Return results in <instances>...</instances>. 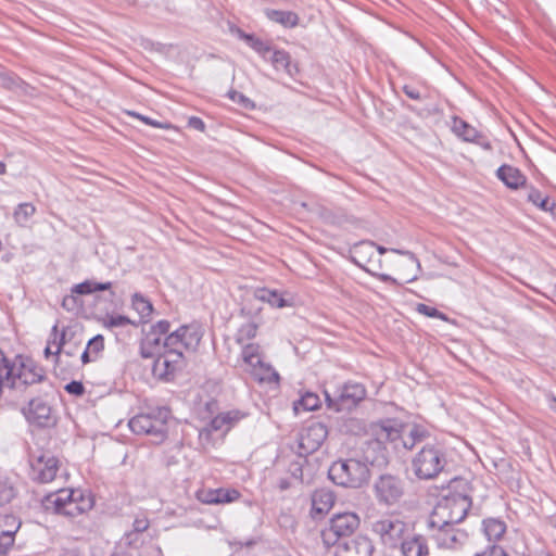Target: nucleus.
Returning a JSON list of instances; mask_svg holds the SVG:
<instances>
[{
	"label": "nucleus",
	"instance_id": "nucleus-14",
	"mask_svg": "<svg viewBox=\"0 0 556 556\" xmlns=\"http://www.w3.org/2000/svg\"><path fill=\"white\" fill-rule=\"evenodd\" d=\"M458 522H445L442 526H428L432 538L440 548L458 549L468 541V533L458 527Z\"/></svg>",
	"mask_w": 556,
	"mask_h": 556
},
{
	"label": "nucleus",
	"instance_id": "nucleus-59",
	"mask_svg": "<svg viewBox=\"0 0 556 556\" xmlns=\"http://www.w3.org/2000/svg\"><path fill=\"white\" fill-rule=\"evenodd\" d=\"M136 116L138 118H140L143 123H146L147 125H151V126H154V127H162V125L156 122V121H153L151 119L150 117H147V116H142L140 114H136Z\"/></svg>",
	"mask_w": 556,
	"mask_h": 556
},
{
	"label": "nucleus",
	"instance_id": "nucleus-42",
	"mask_svg": "<svg viewBox=\"0 0 556 556\" xmlns=\"http://www.w3.org/2000/svg\"><path fill=\"white\" fill-rule=\"evenodd\" d=\"M215 495L218 498L217 504L232 503L239 498L240 493L236 489H214Z\"/></svg>",
	"mask_w": 556,
	"mask_h": 556
},
{
	"label": "nucleus",
	"instance_id": "nucleus-13",
	"mask_svg": "<svg viewBox=\"0 0 556 556\" xmlns=\"http://www.w3.org/2000/svg\"><path fill=\"white\" fill-rule=\"evenodd\" d=\"M169 331L170 323L168 320H159L156 324L152 325L141 340L140 355L143 358H153L155 355L168 350V348L165 346V342Z\"/></svg>",
	"mask_w": 556,
	"mask_h": 556
},
{
	"label": "nucleus",
	"instance_id": "nucleus-50",
	"mask_svg": "<svg viewBox=\"0 0 556 556\" xmlns=\"http://www.w3.org/2000/svg\"><path fill=\"white\" fill-rule=\"evenodd\" d=\"M65 391L75 396H81L85 393V387L80 381L73 380L64 387Z\"/></svg>",
	"mask_w": 556,
	"mask_h": 556
},
{
	"label": "nucleus",
	"instance_id": "nucleus-55",
	"mask_svg": "<svg viewBox=\"0 0 556 556\" xmlns=\"http://www.w3.org/2000/svg\"><path fill=\"white\" fill-rule=\"evenodd\" d=\"M188 126L195 130H199V131H204V129H205L204 122L200 117H197V116H192L189 118Z\"/></svg>",
	"mask_w": 556,
	"mask_h": 556
},
{
	"label": "nucleus",
	"instance_id": "nucleus-12",
	"mask_svg": "<svg viewBox=\"0 0 556 556\" xmlns=\"http://www.w3.org/2000/svg\"><path fill=\"white\" fill-rule=\"evenodd\" d=\"M388 430L386 420L376 427L375 439H370L366 441L363 446V457L364 463H367V467L369 465L376 467H383L389 462V439L381 438L382 432Z\"/></svg>",
	"mask_w": 556,
	"mask_h": 556
},
{
	"label": "nucleus",
	"instance_id": "nucleus-3",
	"mask_svg": "<svg viewBox=\"0 0 556 556\" xmlns=\"http://www.w3.org/2000/svg\"><path fill=\"white\" fill-rule=\"evenodd\" d=\"M448 464L446 448L440 443L426 442L412 459V469L420 480H431L443 472Z\"/></svg>",
	"mask_w": 556,
	"mask_h": 556
},
{
	"label": "nucleus",
	"instance_id": "nucleus-18",
	"mask_svg": "<svg viewBox=\"0 0 556 556\" xmlns=\"http://www.w3.org/2000/svg\"><path fill=\"white\" fill-rule=\"evenodd\" d=\"M33 480L48 483L51 482L59 470V460L49 454H42L30 464Z\"/></svg>",
	"mask_w": 556,
	"mask_h": 556
},
{
	"label": "nucleus",
	"instance_id": "nucleus-38",
	"mask_svg": "<svg viewBox=\"0 0 556 556\" xmlns=\"http://www.w3.org/2000/svg\"><path fill=\"white\" fill-rule=\"evenodd\" d=\"M320 399L318 394L314 392H305L302 394L299 401L294 402V410H314L320 406Z\"/></svg>",
	"mask_w": 556,
	"mask_h": 556
},
{
	"label": "nucleus",
	"instance_id": "nucleus-1",
	"mask_svg": "<svg viewBox=\"0 0 556 556\" xmlns=\"http://www.w3.org/2000/svg\"><path fill=\"white\" fill-rule=\"evenodd\" d=\"M46 380L42 367L29 358L16 356L9 359L0 350V399L14 401L15 392H23L27 386Z\"/></svg>",
	"mask_w": 556,
	"mask_h": 556
},
{
	"label": "nucleus",
	"instance_id": "nucleus-26",
	"mask_svg": "<svg viewBox=\"0 0 556 556\" xmlns=\"http://www.w3.org/2000/svg\"><path fill=\"white\" fill-rule=\"evenodd\" d=\"M258 382H277L279 379L278 372L269 365L260 361V364H255L245 370Z\"/></svg>",
	"mask_w": 556,
	"mask_h": 556
},
{
	"label": "nucleus",
	"instance_id": "nucleus-47",
	"mask_svg": "<svg viewBox=\"0 0 556 556\" xmlns=\"http://www.w3.org/2000/svg\"><path fill=\"white\" fill-rule=\"evenodd\" d=\"M197 498L203 504H217L218 498L214 489H203L197 492Z\"/></svg>",
	"mask_w": 556,
	"mask_h": 556
},
{
	"label": "nucleus",
	"instance_id": "nucleus-10",
	"mask_svg": "<svg viewBox=\"0 0 556 556\" xmlns=\"http://www.w3.org/2000/svg\"><path fill=\"white\" fill-rule=\"evenodd\" d=\"M377 502L383 506L397 504L405 494V482L399 476L386 473L379 476L372 485Z\"/></svg>",
	"mask_w": 556,
	"mask_h": 556
},
{
	"label": "nucleus",
	"instance_id": "nucleus-44",
	"mask_svg": "<svg viewBox=\"0 0 556 556\" xmlns=\"http://www.w3.org/2000/svg\"><path fill=\"white\" fill-rule=\"evenodd\" d=\"M13 486L5 480H0V506L9 503L14 497Z\"/></svg>",
	"mask_w": 556,
	"mask_h": 556
},
{
	"label": "nucleus",
	"instance_id": "nucleus-22",
	"mask_svg": "<svg viewBox=\"0 0 556 556\" xmlns=\"http://www.w3.org/2000/svg\"><path fill=\"white\" fill-rule=\"evenodd\" d=\"M496 177L509 189L517 190L527 182V177L517 167L504 164L496 170Z\"/></svg>",
	"mask_w": 556,
	"mask_h": 556
},
{
	"label": "nucleus",
	"instance_id": "nucleus-39",
	"mask_svg": "<svg viewBox=\"0 0 556 556\" xmlns=\"http://www.w3.org/2000/svg\"><path fill=\"white\" fill-rule=\"evenodd\" d=\"M134 309L141 317H149L153 312L152 303L140 293H135L131 299Z\"/></svg>",
	"mask_w": 556,
	"mask_h": 556
},
{
	"label": "nucleus",
	"instance_id": "nucleus-8",
	"mask_svg": "<svg viewBox=\"0 0 556 556\" xmlns=\"http://www.w3.org/2000/svg\"><path fill=\"white\" fill-rule=\"evenodd\" d=\"M371 530L386 547L396 548L409 532V527L397 516L387 515L376 520Z\"/></svg>",
	"mask_w": 556,
	"mask_h": 556
},
{
	"label": "nucleus",
	"instance_id": "nucleus-11",
	"mask_svg": "<svg viewBox=\"0 0 556 556\" xmlns=\"http://www.w3.org/2000/svg\"><path fill=\"white\" fill-rule=\"evenodd\" d=\"M328 408L336 412L350 410L355 407L366 396V390L363 384L357 382H348L333 394L324 392Z\"/></svg>",
	"mask_w": 556,
	"mask_h": 556
},
{
	"label": "nucleus",
	"instance_id": "nucleus-27",
	"mask_svg": "<svg viewBox=\"0 0 556 556\" xmlns=\"http://www.w3.org/2000/svg\"><path fill=\"white\" fill-rule=\"evenodd\" d=\"M375 250H377L380 255H382L389 251L387 248L381 247V245H376L374 242L362 241L354 245L352 260L358 267H362V268L366 269L367 271H369V269H367L365 267V265L361 262L359 258H362L365 255L374 254Z\"/></svg>",
	"mask_w": 556,
	"mask_h": 556
},
{
	"label": "nucleus",
	"instance_id": "nucleus-6",
	"mask_svg": "<svg viewBox=\"0 0 556 556\" xmlns=\"http://www.w3.org/2000/svg\"><path fill=\"white\" fill-rule=\"evenodd\" d=\"M328 477L338 485L361 488L369 479V468L359 459H339L329 467Z\"/></svg>",
	"mask_w": 556,
	"mask_h": 556
},
{
	"label": "nucleus",
	"instance_id": "nucleus-24",
	"mask_svg": "<svg viewBox=\"0 0 556 556\" xmlns=\"http://www.w3.org/2000/svg\"><path fill=\"white\" fill-rule=\"evenodd\" d=\"M245 415L240 410H229L226 413L218 414L208 424L211 431H229L239 420Z\"/></svg>",
	"mask_w": 556,
	"mask_h": 556
},
{
	"label": "nucleus",
	"instance_id": "nucleus-35",
	"mask_svg": "<svg viewBox=\"0 0 556 556\" xmlns=\"http://www.w3.org/2000/svg\"><path fill=\"white\" fill-rule=\"evenodd\" d=\"M79 495L81 497V492L74 490H60L55 494H52L48 497V502L53 504L55 511L59 514L62 510V507L65 506L66 503L76 496Z\"/></svg>",
	"mask_w": 556,
	"mask_h": 556
},
{
	"label": "nucleus",
	"instance_id": "nucleus-40",
	"mask_svg": "<svg viewBox=\"0 0 556 556\" xmlns=\"http://www.w3.org/2000/svg\"><path fill=\"white\" fill-rule=\"evenodd\" d=\"M528 201L545 212L552 211L555 207L554 202H551L547 197L543 198L542 193L533 187L528 193Z\"/></svg>",
	"mask_w": 556,
	"mask_h": 556
},
{
	"label": "nucleus",
	"instance_id": "nucleus-23",
	"mask_svg": "<svg viewBox=\"0 0 556 556\" xmlns=\"http://www.w3.org/2000/svg\"><path fill=\"white\" fill-rule=\"evenodd\" d=\"M4 525L9 527V529L0 532V556H7V554L11 551L15 542V534L21 527V521L17 520L14 516H5Z\"/></svg>",
	"mask_w": 556,
	"mask_h": 556
},
{
	"label": "nucleus",
	"instance_id": "nucleus-34",
	"mask_svg": "<svg viewBox=\"0 0 556 556\" xmlns=\"http://www.w3.org/2000/svg\"><path fill=\"white\" fill-rule=\"evenodd\" d=\"M241 357L243 362L244 371L251 366L260 364V361L262 359L260 345L253 343L244 345L241 352Z\"/></svg>",
	"mask_w": 556,
	"mask_h": 556
},
{
	"label": "nucleus",
	"instance_id": "nucleus-58",
	"mask_svg": "<svg viewBox=\"0 0 556 556\" xmlns=\"http://www.w3.org/2000/svg\"><path fill=\"white\" fill-rule=\"evenodd\" d=\"M80 359L83 364H88L97 361L96 357H93V355L87 349H85L84 352L81 353Z\"/></svg>",
	"mask_w": 556,
	"mask_h": 556
},
{
	"label": "nucleus",
	"instance_id": "nucleus-54",
	"mask_svg": "<svg viewBox=\"0 0 556 556\" xmlns=\"http://www.w3.org/2000/svg\"><path fill=\"white\" fill-rule=\"evenodd\" d=\"M149 528V521L146 517H138L134 521V532L141 533Z\"/></svg>",
	"mask_w": 556,
	"mask_h": 556
},
{
	"label": "nucleus",
	"instance_id": "nucleus-32",
	"mask_svg": "<svg viewBox=\"0 0 556 556\" xmlns=\"http://www.w3.org/2000/svg\"><path fill=\"white\" fill-rule=\"evenodd\" d=\"M91 507V501L89 498L85 500L79 495L74 496L70 503H66L65 506L62 507V510L59 514L75 517Z\"/></svg>",
	"mask_w": 556,
	"mask_h": 556
},
{
	"label": "nucleus",
	"instance_id": "nucleus-48",
	"mask_svg": "<svg viewBox=\"0 0 556 556\" xmlns=\"http://www.w3.org/2000/svg\"><path fill=\"white\" fill-rule=\"evenodd\" d=\"M62 306L68 312H74L81 306V302L78 300L75 293L71 292V294L63 298Z\"/></svg>",
	"mask_w": 556,
	"mask_h": 556
},
{
	"label": "nucleus",
	"instance_id": "nucleus-30",
	"mask_svg": "<svg viewBox=\"0 0 556 556\" xmlns=\"http://www.w3.org/2000/svg\"><path fill=\"white\" fill-rule=\"evenodd\" d=\"M112 288V282H96L92 280H85L80 283L74 285L71 289L72 293L76 295H87L97 291H106Z\"/></svg>",
	"mask_w": 556,
	"mask_h": 556
},
{
	"label": "nucleus",
	"instance_id": "nucleus-2",
	"mask_svg": "<svg viewBox=\"0 0 556 556\" xmlns=\"http://www.w3.org/2000/svg\"><path fill=\"white\" fill-rule=\"evenodd\" d=\"M472 501L470 488L467 481L454 480L437 505L428 519V526H442L445 522H462L470 507Z\"/></svg>",
	"mask_w": 556,
	"mask_h": 556
},
{
	"label": "nucleus",
	"instance_id": "nucleus-53",
	"mask_svg": "<svg viewBox=\"0 0 556 556\" xmlns=\"http://www.w3.org/2000/svg\"><path fill=\"white\" fill-rule=\"evenodd\" d=\"M390 251L394 252L396 254H400V255L407 256L410 260L412 263L416 264L417 270L421 271L420 262L418 261V258L416 257V255L413 252H410L408 250H400V249H391Z\"/></svg>",
	"mask_w": 556,
	"mask_h": 556
},
{
	"label": "nucleus",
	"instance_id": "nucleus-62",
	"mask_svg": "<svg viewBox=\"0 0 556 556\" xmlns=\"http://www.w3.org/2000/svg\"><path fill=\"white\" fill-rule=\"evenodd\" d=\"M58 324H55L52 329H51V334L50 337H58Z\"/></svg>",
	"mask_w": 556,
	"mask_h": 556
},
{
	"label": "nucleus",
	"instance_id": "nucleus-60",
	"mask_svg": "<svg viewBox=\"0 0 556 556\" xmlns=\"http://www.w3.org/2000/svg\"><path fill=\"white\" fill-rule=\"evenodd\" d=\"M60 354H54V351H52V348L50 346V342H48V345L45 349V356L49 358L50 356L58 357Z\"/></svg>",
	"mask_w": 556,
	"mask_h": 556
},
{
	"label": "nucleus",
	"instance_id": "nucleus-49",
	"mask_svg": "<svg viewBox=\"0 0 556 556\" xmlns=\"http://www.w3.org/2000/svg\"><path fill=\"white\" fill-rule=\"evenodd\" d=\"M475 556H508V554L502 546L492 544L484 551L477 553Z\"/></svg>",
	"mask_w": 556,
	"mask_h": 556
},
{
	"label": "nucleus",
	"instance_id": "nucleus-16",
	"mask_svg": "<svg viewBox=\"0 0 556 556\" xmlns=\"http://www.w3.org/2000/svg\"><path fill=\"white\" fill-rule=\"evenodd\" d=\"M328 428L320 421L307 425L300 434L299 447L301 454H311L317 451L327 439Z\"/></svg>",
	"mask_w": 556,
	"mask_h": 556
},
{
	"label": "nucleus",
	"instance_id": "nucleus-61",
	"mask_svg": "<svg viewBox=\"0 0 556 556\" xmlns=\"http://www.w3.org/2000/svg\"><path fill=\"white\" fill-rule=\"evenodd\" d=\"M380 279L383 280V281H391V282H395L396 281L394 278H392L391 276L386 275V274L381 275Z\"/></svg>",
	"mask_w": 556,
	"mask_h": 556
},
{
	"label": "nucleus",
	"instance_id": "nucleus-4",
	"mask_svg": "<svg viewBox=\"0 0 556 556\" xmlns=\"http://www.w3.org/2000/svg\"><path fill=\"white\" fill-rule=\"evenodd\" d=\"M170 418V410L165 406L150 408L146 413L134 416L128 426L136 434L152 437L155 444L162 443L167 437V422Z\"/></svg>",
	"mask_w": 556,
	"mask_h": 556
},
{
	"label": "nucleus",
	"instance_id": "nucleus-15",
	"mask_svg": "<svg viewBox=\"0 0 556 556\" xmlns=\"http://www.w3.org/2000/svg\"><path fill=\"white\" fill-rule=\"evenodd\" d=\"M152 366V374L155 378L168 381L174 378L176 371L181 368L184 357L181 352L172 349L155 355Z\"/></svg>",
	"mask_w": 556,
	"mask_h": 556
},
{
	"label": "nucleus",
	"instance_id": "nucleus-37",
	"mask_svg": "<svg viewBox=\"0 0 556 556\" xmlns=\"http://www.w3.org/2000/svg\"><path fill=\"white\" fill-rule=\"evenodd\" d=\"M242 38L264 60L268 59V56H269L270 52L273 51V49H271V47L266 41H263L262 39L255 37L254 35H250V34L242 35Z\"/></svg>",
	"mask_w": 556,
	"mask_h": 556
},
{
	"label": "nucleus",
	"instance_id": "nucleus-56",
	"mask_svg": "<svg viewBox=\"0 0 556 556\" xmlns=\"http://www.w3.org/2000/svg\"><path fill=\"white\" fill-rule=\"evenodd\" d=\"M230 98L233 100V101H238L239 103H242V105L244 108H249L250 104H251V101L249 98H247L245 96L241 94V93H238L236 91L231 92L230 93Z\"/></svg>",
	"mask_w": 556,
	"mask_h": 556
},
{
	"label": "nucleus",
	"instance_id": "nucleus-51",
	"mask_svg": "<svg viewBox=\"0 0 556 556\" xmlns=\"http://www.w3.org/2000/svg\"><path fill=\"white\" fill-rule=\"evenodd\" d=\"M130 324V319L124 315H112L106 319V326L109 327H124Z\"/></svg>",
	"mask_w": 556,
	"mask_h": 556
},
{
	"label": "nucleus",
	"instance_id": "nucleus-31",
	"mask_svg": "<svg viewBox=\"0 0 556 556\" xmlns=\"http://www.w3.org/2000/svg\"><path fill=\"white\" fill-rule=\"evenodd\" d=\"M255 296L263 302H267L273 307L281 308L289 305L288 301L277 290L262 288L256 290Z\"/></svg>",
	"mask_w": 556,
	"mask_h": 556
},
{
	"label": "nucleus",
	"instance_id": "nucleus-43",
	"mask_svg": "<svg viewBox=\"0 0 556 556\" xmlns=\"http://www.w3.org/2000/svg\"><path fill=\"white\" fill-rule=\"evenodd\" d=\"M86 349L98 359L104 350V338L101 334H97L93 338H91Z\"/></svg>",
	"mask_w": 556,
	"mask_h": 556
},
{
	"label": "nucleus",
	"instance_id": "nucleus-41",
	"mask_svg": "<svg viewBox=\"0 0 556 556\" xmlns=\"http://www.w3.org/2000/svg\"><path fill=\"white\" fill-rule=\"evenodd\" d=\"M35 212L36 208L31 203H21L15 208L13 216L18 225L25 226Z\"/></svg>",
	"mask_w": 556,
	"mask_h": 556
},
{
	"label": "nucleus",
	"instance_id": "nucleus-45",
	"mask_svg": "<svg viewBox=\"0 0 556 556\" xmlns=\"http://www.w3.org/2000/svg\"><path fill=\"white\" fill-rule=\"evenodd\" d=\"M257 325L254 323H247L241 326L238 333V340H250L256 336Z\"/></svg>",
	"mask_w": 556,
	"mask_h": 556
},
{
	"label": "nucleus",
	"instance_id": "nucleus-17",
	"mask_svg": "<svg viewBox=\"0 0 556 556\" xmlns=\"http://www.w3.org/2000/svg\"><path fill=\"white\" fill-rule=\"evenodd\" d=\"M23 414L27 421L41 428L50 427L55 422L50 404L41 397L30 400L28 406L23 409Z\"/></svg>",
	"mask_w": 556,
	"mask_h": 556
},
{
	"label": "nucleus",
	"instance_id": "nucleus-25",
	"mask_svg": "<svg viewBox=\"0 0 556 556\" xmlns=\"http://www.w3.org/2000/svg\"><path fill=\"white\" fill-rule=\"evenodd\" d=\"M266 61H269L276 71H281L290 77L299 72L296 64L291 62L290 54L285 50H273Z\"/></svg>",
	"mask_w": 556,
	"mask_h": 556
},
{
	"label": "nucleus",
	"instance_id": "nucleus-9",
	"mask_svg": "<svg viewBox=\"0 0 556 556\" xmlns=\"http://www.w3.org/2000/svg\"><path fill=\"white\" fill-rule=\"evenodd\" d=\"M204 336V328L198 323L182 325L166 336L165 346L184 355L186 352H195Z\"/></svg>",
	"mask_w": 556,
	"mask_h": 556
},
{
	"label": "nucleus",
	"instance_id": "nucleus-46",
	"mask_svg": "<svg viewBox=\"0 0 556 556\" xmlns=\"http://www.w3.org/2000/svg\"><path fill=\"white\" fill-rule=\"evenodd\" d=\"M416 311L419 314H422V315L428 316V317L439 318V319H442V320L446 319L445 315L443 313H441L439 309H437L435 307L428 306V305L422 304V303L417 305Z\"/></svg>",
	"mask_w": 556,
	"mask_h": 556
},
{
	"label": "nucleus",
	"instance_id": "nucleus-28",
	"mask_svg": "<svg viewBox=\"0 0 556 556\" xmlns=\"http://www.w3.org/2000/svg\"><path fill=\"white\" fill-rule=\"evenodd\" d=\"M265 15L271 22L278 23L283 27L292 28L299 24V16L292 11L266 9Z\"/></svg>",
	"mask_w": 556,
	"mask_h": 556
},
{
	"label": "nucleus",
	"instance_id": "nucleus-29",
	"mask_svg": "<svg viewBox=\"0 0 556 556\" xmlns=\"http://www.w3.org/2000/svg\"><path fill=\"white\" fill-rule=\"evenodd\" d=\"M482 525L483 532L490 542L501 540L506 532V523L497 518L484 519Z\"/></svg>",
	"mask_w": 556,
	"mask_h": 556
},
{
	"label": "nucleus",
	"instance_id": "nucleus-19",
	"mask_svg": "<svg viewBox=\"0 0 556 556\" xmlns=\"http://www.w3.org/2000/svg\"><path fill=\"white\" fill-rule=\"evenodd\" d=\"M403 92L412 100L425 101L426 105L421 109H417L413 105H408V110L414 112L419 117H428L439 111L438 105L433 102H430V93L425 89L420 90L418 87L405 84L402 87Z\"/></svg>",
	"mask_w": 556,
	"mask_h": 556
},
{
	"label": "nucleus",
	"instance_id": "nucleus-63",
	"mask_svg": "<svg viewBox=\"0 0 556 556\" xmlns=\"http://www.w3.org/2000/svg\"><path fill=\"white\" fill-rule=\"evenodd\" d=\"M7 166L3 162H0V175L5 174Z\"/></svg>",
	"mask_w": 556,
	"mask_h": 556
},
{
	"label": "nucleus",
	"instance_id": "nucleus-7",
	"mask_svg": "<svg viewBox=\"0 0 556 556\" xmlns=\"http://www.w3.org/2000/svg\"><path fill=\"white\" fill-rule=\"evenodd\" d=\"M359 522L358 515L352 511L333 515L321 531L324 544L328 547L339 544L358 529Z\"/></svg>",
	"mask_w": 556,
	"mask_h": 556
},
{
	"label": "nucleus",
	"instance_id": "nucleus-33",
	"mask_svg": "<svg viewBox=\"0 0 556 556\" xmlns=\"http://www.w3.org/2000/svg\"><path fill=\"white\" fill-rule=\"evenodd\" d=\"M452 129L464 141L472 142L478 139V130L460 118H454Z\"/></svg>",
	"mask_w": 556,
	"mask_h": 556
},
{
	"label": "nucleus",
	"instance_id": "nucleus-57",
	"mask_svg": "<svg viewBox=\"0 0 556 556\" xmlns=\"http://www.w3.org/2000/svg\"><path fill=\"white\" fill-rule=\"evenodd\" d=\"M473 143L480 146L481 148H483L484 150H491V143L490 141L484 138L481 134L478 132V139L477 140H472Z\"/></svg>",
	"mask_w": 556,
	"mask_h": 556
},
{
	"label": "nucleus",
	"instance_id": "nucleus-20",
	"mask_svg": "<svg viewBox=\"0 0 556 556\" xmlns=\"http://www.w3.org/2000/svg\"><path fill=\"white\" fill-rule=\"evenodd\" d=\"M372 542L366 536H357L338 545L334 556H372Z\"/></svg>",
	"mask_w": 556,
	"mask_h": 556
},
{
	"label": "nucleus",
	"instance_id": "nucleus-21",
	"mask_svg": "<svg viewBox=\"0 0 556 556\" xmlns=\"http://www.w3.org/2000/svg\"><path fill=\"white\" fill-rule=\"evenodd\" d=\"M399 547L403 556H429L427 539L421 534L409 535L408 532Z\"/></svg>",
	"mask_w": 556,
	"mask_h": 556
},
{
	"label": "nucleus",
	"instance_id": "nucleus-64",
	"mask_svg": "<svg viewBox=\"0 0 556 556\" xmlns=\"http://www.w3.org/2000/svg\"><path fill=\"white\" fill-rule=\"evenodd\" d=\"M62 352H63V353H65V354H66V355H68V356H72V355L74 354V353L72 352V350H68V351H67V350H63V349H62Z\"/></svg>",
	"mask_w": 556,
	"mask_h": 556
},
{
	"label": "nucleus",
	"instance_id": "nucleus-5",
	"mask_svg": "<svg viewBox=\"0 0 556 556\" xmlns=\"http://www.w3.org/2000/svg\"><path fill=\"white\" fill-rule=\"evenodd\" d=\"M386 424L388 430L382 432L381 438L389 439V444L395 452H400L401 448L412 450L430 437L429 431L421 425H404L392 419L386 420Z\"/></svg>",
	"mask_w": 556,
	"mask_h": 556
},
{
	"label": "nucleus",
	"instance_id": "nucleus-36",
	"mask_svg": "<svg viewBox=\"0 0 556 556\" xmlns=\"http://www.w3.org/2000/svg\"><path fill=\"white\" fill-rule=\"evenodd\" d=\"M312 501L313 510L317 514H324L328 511V509L332 506L334 498L332 493L327 491H319L313 495Z\"/></svg>",
	"mask_w": 556,
	"mask_h": 556
},
{
	"label": "nucleus",
	"instance_id": "nucleus-52",
	"mask_svg": "<svg viewBox=\"0 0 556 556\" xmlns=\"http://www.w3.org/2000/svg\"><path fill=\"white\" fill-rule=\"evenodd\" d=\"M65 336H66V333H65V331H63V332L61 333V336H60V337H51V338L49 339V341H48V342H50V346H51V348H52V346H55L54 354H60V353H62V348H63V346H64V344H65Z\"/></svg>",
	"mask_w": 556,
	"mask_h": 556
}]
</instances>
